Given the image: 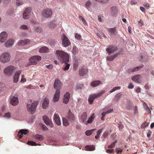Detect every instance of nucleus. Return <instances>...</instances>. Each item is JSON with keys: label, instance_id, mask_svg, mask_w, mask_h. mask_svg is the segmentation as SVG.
<instances>
[{"label": "nucleus", "instance_id": "obj_1", "mask_svg": "<svg viewBox=\"0 0 154 154\" xmlns=\"http://www.w3.org/2000/svg\"><path fill=\"white\" fill-rule=\"evenodd\" d=\"M56 53L59 60L62 63H65V67L63 70H66L69 69L70 64L67 63L69 61V56L68 54L62 51L57 50Z\"/></svg>", "mask_w": 154, "mask_h": 154}, {"label": "nucleus", "instance_id": "obj_2", "mask_svg": "<svg viewBox=\"0 0 154 154\" xmlns=\"http://www.w3.org/2000/svg\"><path fill=\"white\" fill-rule=\"evenodd\" d=\"M38 103V101L36 100L32 103L31 105L29 103L27 104L28 110L31 114H33L35 112L36 108Z\"/></svg>", "mask_w": 154, "mask_h": 154}, {"label": "nucleus", "instance_id": "obj_3", "mask_svg": "<svg viewBox=\"0 0 154 154\" xmlns=\"http://www.w3.org/2000/svg\"><path fill=\"white\" fill-rule=\"evenodd\" d=\"M10 60V54L7 52L2 54L0 57V60L3 63H6L8 62Z\"/></svg>", "mask_w": 154, "mask_h": 154}, {"label": "nucleus", "instance_id": "obj_4", "mask_svg": "<svg viewBox=\"0 0 154 154\" xmlns=\"http://www.w3.org/2000/svg\"><path fill=\"white\" fill-rule=\"evenodd\" d=\"M16 69V68L14 66L11 65L5 68L3 72L4 73L7 75L11 76Z\"/></svg>", "mask_w": 154, "mask_h": 154}, {"label": "nucleus", "instance_id": "obj_5", "mask_svg": "<svg viewBox=\"0 0 154 154\" xmlns=\"http://www.w3.org/2000/svg\"><path fill=\"white\" fill-rule=\"evenodd\" d=\"M104 93V91H102L98 94H94L90 95L88 99V101L89 103L91 104H92L95 98L100 97Z\"/></svg>", "mask_w": 154, "mask_h": 154}, {"label": "nucleus", "instance_id": "obj_6", "mask_svg": "<svg viewBox=\"0 0 154 154\" xmlns=\"http://www.w3.org/2000/svg\"><path fill=\"white\" fill-rule=\"evenodd\" d=\"M52 13V10L51 9L47 8L43 10L42 15L45 18H49L51 17Z\"/></svg>", "mask_w": 154, "mask_h": 154}, {"label": "nucleus", "instance_id": "obj_7", "mask_svg": "<svg viewBox=\"0 0 154 154\" xmlns=\"http://www.w3.org/2000/svg\"><path fill=\"white\" fill-rule=\"evenodd\" d=\"M41 57L39 56H32L29 59V63L31 65H35L41 59Z\"/></svg>", "mask_w": 154, "mask_h": 154}, {"label": "nucleus", "instance_id": "obj_8", "mask_svg": "<svg viewBox=\"0 0 154 154\" xmlns=\"http://www.w3.org/2000/svg\"><path fill=\"white\" fill-rule=\"evenodd\" d=\"M61 39L62 41V45L65 47L70 45L71 42L65 34H63L61 37Z\"/></svg>", "mask_w": 154, "mask_h": 154}, {"label": "nucleus", "instance_id": "obj_9", "mask_svg": "<svg viewBox=\"0 0 154 154\" xmlns=\"http://www.w3.org/2000/svg\"><path fill=\"white\" fill-rule=\"evenodd\" d=\"M43 119L46 125H49L51 128L53 127V125L51 120L48 118V116H43Z\"/></svg>", "mask_w": 154, "mask_h": 154}, {"label": "nucleus", "instance_id": "obj_10", "mask_svg": "<svg viewBox=\"0 0 154 154\" xmlns=\"http://www.w3.org/2000/svg\"><path fill=\"white\" fill-rule=\"evenodd\" d=\"M117 50V48L115 46H110L106 48V51L109 55L113 53Z\"/></svg>", "mask_w": 154, "mask_h": 154}, {"label": "nucleus", "instance_id": "obj_11", "mask_svg": "<svg viewBox=\"0 0 154 154\" xmlns=\"http://www.w3.org/2000/svg\"><path fill=\"white\" fill-rule=\"evenodd\" d=\"M60 90L58 89H57L53 98V101L54 102H57L59 100L60 97Z\"/></svg>", "mask_w": 154, "mask_h": 154}, {"label": "nucleus", "instance_id": "obj_12", "mask_svg": "<svg viewBox=\"0 0 154 154\" xmlns=\"http://www.w3.org/2000/svg\"><path fill=\"white\" fill-rule=\"evenodd\" d=\"M10 103L13 106H17L19 103L18 98L14 96H12L11 98Z\"/></svg>", "mask_w": 154, "mask_h": 154}, {"label": "nucleus", "instance_id": "obj_13", "mask_svg": "<svg viewBox=\"0 0 154 154\" xmlns=\"http://www.w3.org/2000/svg\"><path fill=\"white\" fill-rule=\"evenodd\" d=\"M7 34L6 32H2L0 34V42L2 43L4 42L7 39Z\"/></svg>", "mask_w": 154, "mask_h": 154}, {"label": "nucleus", "instance_id": "obj_14", "mask_svg": "<svg viewBox=\"0 0 154 154\" xmlns=\"http://www.w3.org/2000/svg\"><path fill=\"white\" fill-rule=\"evenodd\" d=\"M21 71L19 70L17 71L14 76V83H17L18 81L19 76L21 73Z\"/></svg>", "mask_w": 154, "mask_h": 154}, {"label": "nucleus", "instance_id": "obj_15", "mask_svg": "<svg viewBox=\"0 0 154 154\" xmlns=\"http://www.w3.org/2000/svg\"><path fill=\"white\" fill-rule=\"evenodd\" d=\"M49 104V100L47 98H45L42 103V107L43 109H46L48 107Z\"/></svg>", "mask_w": 154, "mask_h": 154}, {"label": "nucleus", "instance_id": "obj_16", "mask_svg": "<svg viewBox=\"0 0 154 154\" xmlns=\"http://www.w3.org/2000/svg\"><path fill=\"white\" fill-rule=\"evenodd\" d=\"M29 133L27 129H21L18 133V136L20 139H21L23 137V134L26 135Z\"/></svg>", "mask_w": 154, "mask_h": 154}, {"label": "nucleus", "instance_id": "obj_17", "mask_svg": "<svg viewBox=\"0 0 154 154\" xmlns=\"http://www.w3.org/2000/svg\"><path fill=\"white\" fill-rule=\"evenodd\" d=\"M141 77L140 75H137L132 77V80L138 83H140L141 82Z\"/></svg>", "mask_w": 154, "mask_h": 154}, {"label": "nucleus", "instance_id": "obj_18", "mask_svg": "<svg viewBox=\"0 0 154 154\" xmlns=\"http://www.w3.org/2000/svg\"><path fill=\"white\" fill-rule=\"evenodd\" d=\"M70 98V94L68 92H66L64 96L63 99V103L67 104L68 103Z\"/></svg>", "mask_w": 154, "mask_h": 154}, {"label": "nucleus", "instance_id": "obj_19", "mask_svg": "<svg viewBox=\"0 0 154 154\" xmlns=\"http://www.w3.org/2000/svg\"><path fill=\"white\" fill-rule=\"evenodd\" d=\"M110 36H113L116 35L117 33V31L116 28H109L108 29Z\"/></svg>", "mask_w": 154, "mask_h": 154}, {"label": "nucleus", "instance_id": "obj_20", "mask_svg": "<svg viewBox=\"0 0 154 154\" xmlns=\"http://www.w3.org/2000/svg\"><path fill=\"white\" fill-rule=\"evenodd\" d=\"M62 83L58 79H55L54 84V88L55 89H57V88L61 86Z\"/></svg>", "mask_w": 154, "mask_h": 154}, {"label": "nucleus", "instance_id": "obj_21", "mask_svg": "<svg viewBox=\"0 0 154 154\" xmlns=\"http://www.w3.org/2000/svg\"><path fill=\"white\" fill-rule=\"evenodd\" d=\"M29 42V41L28 39H25L24 40H21L20 41L17 43L20 46H22L28 45Z\"/></svg>", "mask_w": 154, "mask_h": 154}, {"label": "nucleus", "instance_id": "obj_22", "mask_svg": "<svg viewBox=\"0 0 154 154\" xmlns=\"http://www.w3.org/2000/svg\"><path fill=\"white\" fill-rule=\"evenodd\" d=\"M113 111L112 109H110L106 110V109H103L101 111V116H105V115H108L109 113L112 112Z\"/></svg>", "mask_w": 154, "mask_h": 154}, {"label": "nucleus", "instance_id": "obj_23", "mask_svg": "<svg viewBox=\"0 0 154 154\" xmlns=\"http://www.w3.org/2000/svg\"><path fill=\"white\" fill-rule=\"evenodd\" d=\"M34 137L36 140L39 141H42L44 138L42 135L38 134L34 135Z\"/></svg>", "mask_w": 154, "mask_h": 154}, {"label": "nucleus", "instance_id": "obj_24", "mask_svg": "<svg viewBox=\"0 0 154 154\" xmlns=\"http://www.w3.org/2000/svg\"><path fill=\"white\" fill-rule=\"evenodd\" d=\"M14 40L11 39L7 41L5 43V45L6 47H10L13 45Z\"/></svg>", "mask_w": 154, "mask_h": 154}, {"label": "nucleus", "instance_id": "obj_25", "mask_svg": "<svg viewBox=\"0 0 154 154\" xmlns=\"http://www.w3.org/2000/svg\"><path fill=\"white\" fill-rule=\"evenodd\" d=\"M101 82L99 80L93 81L91 84V85L93 87H96L101 84Z\"/></svg>", "mask_w": 154, "mask_h": 154}, {"label": "nucleus", "instance_id": "obj_26", "mask_svg": "<svg viewBox=\"0 0 154 154\" xmlns=\"http://www.w3.org/2000/svg\"><path fill=\"white\" fill-rule=\"evenodd\" d=\"M144 65H142L141 66H137L134 69H129V72H135L137 71L143 67Z\"/></svg>", "mask_w": 154, "mask_h": 154}, {"label": "nucleus", "instance_id": "obj_27", "mask_svg": "<svg viewBox=\"0 0 154 154\" xmlns=\"http://www.w3.org/2000/svg\"><path fill=\"white\" fill-rule=\"evenodd\" d=\"M54 120L56 123L58 125H61V123L59 116H54Z\"/></svg>", "mask_w": 154, "mask_h": 154}, {"label": "nucleus", "instance_id": "obj_28", "mask_svg": "<svg viewBox=\"0 0 154 154\" xmlns=\"http://www.w3.org/2000/svg\"><path fill=\"white\" fill-rule=\"evenodd\" d=\"M48 51V49L46 47H42L39 50V52L40 53H47Z\"/></svg>", "mask_w": 154, "mask_h": 154}, {"label": "nucleus", "instance_id": "obj_29", "mask_svg": "<svg viewBox=\"0 0 154 154\" xmlns=\"http://www.w3.org/2000/svg\"><path fill=\"white\" fill-rule=\"evenodd\" d=\"M6 88L4 84H0V93L2 94L6 91Z\"/></svg>", "mask_w": 154, "mask_h": 154}, {"label": "nucleus", "instance_id": "obj_30", "mask_svg": "<svg viewBox=\"0 0 154 154\" xmlns=\"http://www.w3.org/2000/svg\"><path fill=\"white\" fill-rule=\"evenodd\" d=\"M78 48L75 46H74L72 48V53L74 55H76L78 54Z\"/></svg>", "mask_w": 154, "mask_h": 154}, {"label": "nucleus", "instance_id": "obj_31", "mask_svg": "<svg viewBox=\"0 0 154 154\" xmlns=\"http://www.w3.org/2000/svg\"><path fill=\"white\" fill-rule=\"evenodd\" d=\"M49 26L51 28H54L57 24V22L56 21H52L48 23Z\"/></svg>", "mask_w": 154, "mask_h": 154}, {"label": "nucleus", "instance_id": "obj_32", "mask_svg": "<svg viewBox=\"0 0 154 154\" xmlns=\"http://www.w3.org/2000/svg\"><path fill=\"white\" fill-rule=\"evenodd\" d=\"M87 116H80L79 119L81 122L84 123L85 125L87 121Z\"/></svg>", "mask_w": 154, "mask_h": 154}, {"label": "nucleus", "instance_id": "obj_33", "mask_svg": "<svg viewBox=\"0 0 154 154\" xmlns=\"http://www.w3.org/2000/svg\"><path fill=\"white\" fill-rule=\"evenodd\" d=\"M85 148L87 150L93 151L94 149V146L92 145H87L85 146Z\"/></svg>", "mask_w": 154, "mask_h": 154}, {"label": "nucleus", "instance_id": "obj_34", "mask_svg": "<svg viewBox=\"0 0 154 154\" xmlns=\"http://www.w3.org/2000/svg\"><path fill=\"white\" fill-rule=\"evenodd\" d=\"M85 67V66H83L79 70V74L80 75L83 76L85 75V72L84 70Z\"/></svg>", "mask_w": 154, "mask_h": 154}, {"label": "nucleus", "instance_id": "obj_35", "mask_svg": "<svg viewBox=\"0 0 154 154\" xmlns=\"http://www.w3.org/2000/svg\"><path fill=\"white\" fill-rule=\"evenodd\" d=\"M94 118V116H91L90 117L88 118L86 123V125L91 123Z\"/></svg>", "mask_w": 154, "mask_h": 154}, {"label": "nucleus", "instance_id": "obj_36", "mask_svg": "<svg viewBox=\"0 0 154 154\" xmlns=\"http://www.w3.org/2000/svg\"><path fill=\"white\" fill-rule=\"evenodd\" d=\"M40 126L41 127L43 131H46L49 130L48 128H47L46 126L40 123L39 124Z\"/></svg>", "mask_w": 154, "mask_h": 154}, {"label": "nucleus", "instance_id": "obj_37", "mask_svg": "<svg viewBox=\"0 0 154 154\" xmlns=\"http://www.w3.org/2000/svg\"><path fill=\"white\" fill-rule=\"evenodd\" d=\"M111 12L113 14H115L118 11V10L116 6H114L111 8Z\"/></svg>", "mask_w": 154, "mask_h": 154}, {"label": "nucleus", "instance_id": "obj_38", "mask_svg": "<svg viewBox=\"0 0 154 154\" xmlns=\"http://www.w3.org/2000/svg\"><path fill=\"white\" fill-rule=\"evenodd\" d=\"M63 123L65 126H67L69 125V123L67 119L66 118H63Z\"/></svg>", "mask_w": 154, "mask_h": 154}, {"label": "nucleus", "instance_id": "obj_39", "mask_svg": "<svg viewBox=\"0 0 154 154\" xmlns=\"http://www.w3.org/2000/svg\"><path fill=\"white\" fill-rule=\"evenodd\" d=\"M27 144L29 145H31L32 146L39 145V144L35 142L31 141H28L27 142Z\"/></svg>", "mask_w": 154, "mask_h": 154}, {"label": "nucleus", "instance_id": "obj_40", "mask_svg": "<svg viewBox=\"0 0 154 154\" xmlns=\"http://www.w3.org/2000/svg\"><path fill=\"white\" fill-rule=\"evenodd\" d=\"M34 30L35 31L39 33H40L42 31V28L40 27H35Z\"/></svg>", "mask_w": 154, "mask_h": 154}, {"label": "nucleus", "instance_id": "obj_41", "mask_svg": "<svg viewBox=\"0 0 154 154\" xmlns=\"http://www.w3.org/2000/svg\"><path fill=\"white\" fill-rule=\"evenodd\" d=\"M122 94L121 92L117 94L115 97V99L117 101H118Z\"/></svg>", "mask_w": 154, "mask_h": 154}, {"label": "nucleus", "instance_id": "obj_42", "mask_svg": "<svg viewBox=\"0 0 154 154\" xmlns=\"http://www.w3.org/2000/svg\"><path fill=\"white\" fill-rule=\"evenodd\" d=\"M95 130V129H92L89 130H87L85 132V134L86 135L89 136L91 135L93 131Z\"/></svg>", "mask_w": 154, "mask_h": 154}, {"label": "nucleus", "instance_id": "obj_43", "mask_svg": "<svg viewBox=\"0 0 154 154\" xmlns=\"http://www.w3.org/2000/svg\"><path fill=\"white\" fill-rule=\"evenodd\" d=\"M32 9L30 8H27L26 9L24 12L26 14L30 15Z\"/></svg>", "mask_w": 154, "mask_h": 154}, {"label": "nucleus", "instance_id": "obj_44", "mask_svg": "<svg viewBox=\"0 0 154 154\" xmlns=\"http://www.w3.org/2000/svg\"><path fill=\"white\" fill-rule=\"evenodd\" d=\"M23 2L22 0H17L16 4L18 6H19L23 4Z\"/></svg>", "mask_w": 154, "mask_h": 154}, {"label": "nucleus", "instance_id": "obj_45", "mask_svg": "<svg viewBox=\"0 0 154 154\" xmlns=\"http://www.w3.org/2000/svg\"><path fill=\"white\" fill-rule=\"evenodd\" d=\"M23 18L24 19H29L30 17V15L26 14L25 12H24L23 14Z\"/></svg>", "mask_w": 154, "mask_h": 154}, {"label": "nucleus", "instance_id": "obj_46", "mask_svg": "<svg viewBox=\"0 0 154 154\" xmlns=\"http://www.w3.org/2000/svg\"><path fill=\"white\" fill-rule=\"evenodd\" d=\"M116 142V140L114 142L112 143L110 145H109L108 146V148L110 149H112L114 148L115 146V144Z\"/></svg>", "mask_w": 154, "mask_h": 154}, {"label": "nucleus", "instance_id": "obj_47", "mask_svg": "<svg viewBox=\"0 0 154 154\" xmlns=\"http://www.w3.org/2000/svg\"><path fill=\"white\" fill-rule=\"evenodd\" d=\"M102 131V129L99 130L97 132V134L95 136V138L96 139L99 138V135Z\"/></svg>", "mask_w": 154, "mask_h": 154}, {"label": "nucleus", "instance_id": "obj_48", "mask_svg": "<svg viewBox=\"0 0 154 154\" xmlns=\"http://www.w3.org/2000/svg\"><path fill=\"white\" fill-rule=\"evenodd\" d=\"M91 5V2L89 0H88L87 2L85 4V5L86 8H89V7Z\"/></svg>", "mask_w": 154, "mask_h": 154}, {"label": "nucleus", "instance_id": "obj_49", "mask_svg": "<svg viewBox=\"0 0 154 154\" xmlns=\"http://www.w3.org/2000/svg\"><path fill=\"white\" fill-rule=\"evenodd\" d=\"M73 65L74 66L76 67L78 66V61L76 58H74L73 59Z\"/></svg>", "mask_w": 154, "mask_h": 154}, {"label": "nucleus", "instance_id": "obj_50", "mask_svg": "<svg viewBox=\"0 0 154 154\" xmlns=\"http://www.w3.org/2000/svg\"><path fill=\"white\" fill-rule=\"evenodd\" d=\"M149 124L148 123H147L146 122L143 123L141 126V128L143 129L145 128Z\"/></svg>", "mask_w": 154, "mask_h": 154}, {"label": "nucleus", "instance_id": "obj_51", "mask_svg": "<svg viewBox=\"0 0 154 154\" xmlns=\"http://www.w3.org/2000/svg\"><path fill=\"white\" fill-rule=\"evenodd\" d=\"M75 37L79 41L82 40L81 36L77 33L75 34Z\"/></svg>", "mask_w": 154, "mask_h": 154}, {"label": "nucleus", "instance_id": "obj_52", "mask_svg": "<svg viewBox=\"0 0 154 154\" xmlns=\"http://www.w3.org/2000/svg\"><path fill=\"white\" fill-rule=\"evenodd\" d=\"M79 18L80 20L82 21L84 25H85L86 24H87V22L86 20L82 17L81 16H79Z\"/></svg>", "mask_w": 154, "mask_h": 154}, {"label": "nucleus", "instance_id": "obj_53", "mask_svg": "<svg viewBox=\"0 0 154 154\" xmlns=\"http://www.w3.org/2000/svg\"><path fill=\"white\" fill-rule=\"evenodd\" d=\"M20 28V29L23 30H27L28 29V27L27 26L25 25H21Z\"/></svg>", "mask_w": 154, "mask_h": 154}, {"label": "nucleus", "instance_id": "obj_54", "mask_svg": "<svg viewBox=\"0 0 154 154\" xmlns=\"http://www.w3.org/2000/svg\"><path fill=\"white\" fill-rule=\"evenodd\" d=\"M122 150L123 149L121 148H116V152L117 153H121L122 152Z\"/></svg>", "mask_w": 154, "mask_h": 154}, {"label": "nucleus", "instance_id": "obj_55", "mask_svg": "<svg viewBox=\"0 0 154 154\" xmlns=\"http://www.w3.org/2000/svg\"><path fill=\"white\" fill-rule=\"evenodd\" d=\"M95 0L97 2H100L103 3H106L108 2V0Z\"/></svg>", "mask_w": 154, "mask_h": 154}, {"label": "nucleus", "instance_id": "obj_56", "mask_svg": "<svg viewBox=\"0 0 154 154\" xmlns=\"http://www.w3.org/2000/svg\"><path fill=\"white\" fill-rule=\"evenodd\" d=\"M106 59L107 60L109 61H112L114 59L113 56L109 57V56H107Z\"/></svg>", "mask_w": 154, "mask_h": 154}, {"label": "nucleus", "instance_id": "obj_57", "mask_svg": "<svg viewBox=\"0 0 154 154\" xmlns=\"http://www.w3.org/2000/svg\"><path fill=\"white\" fill-rule=\"evenodd\" d=\"M143 6L145 7L147 9H149V5L148 3H144L143 4Z\"/></svg>", "mask_w": 154, "mask_h": 154}, {"label": "nucleus", "instance_id": "obj_58", "mask_svg": "<svg viewBox=\"0 0 154 154\" xmlns=\"http://www.w3.org/2000/svg\"><path fill=\"white\" fill-rule=\"evenodd\" d=\"M146 110L148 112L149 114L151 115V111L149 109V107L147 106L146 104Z\"/></svg>", "mask_w": 154, "mask_h": 154}, {"label": "nucleus", "instance_id": "obj_59", "mask_svg": "<svg viewBox=\"0 0 154 154\" xmlns=\"http://www.w3.org/2000/svg\"><path fill=\"white\" fill-rule=\"evenodd\" d=\"M114 150L113 149H108L106 150V152L108 153H111L113 152Z\"/></svg>", "mask_w": 154, "mask_h": 154}, {"label": "nucleus", "instance_id": "obj_60", "mask_svg": "<svg viewBox=\"0 0 154 154\" xmlns=\"http://www.w3.org/2000/svg\"><path fill=\"white\" fill-rule=\"evenodd\" d=\"M26 81V79L24 78V75H23L21 79V82H25Z\"/></svg>", "mask_w": 154, "mask_h": 154}, {"label": "nucleus", "instance_id": "obj_61", "mask_svg": "<svg viewBox=\"0 0 154 154\" xmlns=\"http://www.w3.org/2000/svg\"><path fill=\"white\" fill-rule=\"evenodd\" d=\"M45 66L47 68H48L49 69H51L53 68V66L51 64H50L48 65H46Z\"/></svg>", "mask_w": 154, "mask_h": 154}, {"label": "nucleus", "instance_id": "obj_62", "mask_svg": "<svg viewBox=\"0 0 154 154\" xmlns=\"http://www.w3.org/2000/svg\"><path fill=\"white\" fill-rule=\"evenodd\" d=\"M128 88L129 89H132L134 88V86L132 85V84L130 83L128 85Z\"/></svg>", "mask_w": 154, "mask_h": 154}, {"label": "nucleus", "instance_id": "obj_63", "mask_svg": "<svg viewBox=\"0 0 154 154\" xmlns=\"http://www.w3.org/2000/svg\"><path fill=\"white\" fill-rule=\"evenodd\" d=\"M141 91V88L140 87H137L136 90V92L137 93H139Z\"/></svg>", "mask_w": 154, "mask_h": 154}, {"label": "nucleus", "instance_id": "obj_64", "mask_svg": "<svg viewBox=\"0 0 154 154\" xmlns=\"http://www.w3.org/2000/svg\"><path fill=\"white\" fill-rule=\"evenodd\" d=\"M151 131H149L147 133V136L149 138L151 136Z\"/></svg>", "mask_w": 154, "mask_h": 154}]
</instances>
